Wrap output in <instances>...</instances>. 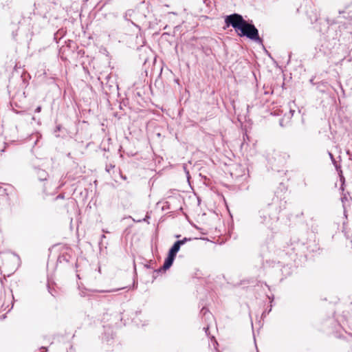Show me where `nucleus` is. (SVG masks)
I'll return each instance as SVG.
<instances>
[{"label": "nucleus", "instance_id": "1", "mask_svg": "<svg viewBox=\"0 0 352 352\" xmlns=\"http://www.w3.org/2000/svg\"><path fill=\"white\" fill-rule=\"evenodd\" d=\"M225 23L228 27L231 25L238 32L239 36H246L258 43H262L258 30L253 24L244 20L241 15L235 13L226 16Z\"/></svg>", "mask_w": 352, "mask_h": 352}, {"label": "nucleus", "instance_id": "2", "mask_svg": "<svg viewBox=\"0 0 352 352\" xmlns=\"http://www.w3.org/2000/svg\"><path fill=\"white\" fill-rule=\"evenodd\" d=\"M182 243L177 241L169 250L167 258L165 259L162 268L166 270L173 265L177 253L179 252Z\"/></svg>", "mask_w": 352, "mask_h": 352}, {"label": "nucleus", "instance_id": "3", "mask_svg": "<svg viewBox=\"0 0 352 352\" xmlns=\"http://www.w3.org/2000/svg\"><path fill=\"white\" fill-rule=\"evenodd\" d=\"M331 162L333 164V165L335 166L336 167V171L338 173V175L340 177V189L341 190H344V176L342 175V170L340 169V166H339L337 164V162L335 160V159L333 158V155L331 154Z\"/></svg>", "mask_w": 352, "mask_h": 352}, {"label": "nucleus", "instance_id": "4", "mask_svg": "<svg viewBox=\"0 0 352 352\" xmlns=\"http://www.w3.org/2000/svg\"><path fill=\"white\" fill-rule=\"evenodd\" d=\"M349 47H346V45L345 43H339L337 50H340L342 52V55L339 57L340 59L343 60L346 54H348V50Z\"/></svg>", "mask_w": 352, "mask_h": 352}, {"label": "nucleus", "instance_id": "5", "mask_svg": "<svg viewBox=\"0 0 352 352\" xmlns=\"http://www.w3.org/2000/svg\"><path fill=\"white\" fill-rule=\"evenodd\" d=\"M259 222L261 223L267 224L269 221V217L267 212L265 211H260L259 212Z\"/></svg>", "mask_w": 352, "mask_h": 352}, {"label": "nucleus", "instance_id": "6", "mask_svg": "<svg viewBox=\"0 0 352 352\" xmlns=\"http://www.w3.org/2000/svg\"><path fill=\"white\" fill-rule=\"evenodd\" d=\"M37 175L40 180H45L47 177V173L42 169H38L37 171Z\"/></svg>", "mask_w": 352, "mask_h": 352}, {"label": "nucleus", "instance_id": "7", "mask_svg": "<svg viewBox=\"0 0 352 352\" xmlns=\"http://www.w3.org/2000/svg\"><path fill=\"white\" fill-rule=\"evenodd\" d=\"M292 104H294V102H291L289 103V115L287 116L288 119H290L295 112V110L292 109Z\"/></svg>", "mask_w": 352, "mask_h": 352}, {"label": "nucleus", "instance_id": "8", "mask_svg": "<svg viewBox=\"0 0 352 352\" xmlns=\"http://www.w3.org/2000/svg\"><path fill=\"white\" fill-rule=\"evenodd\" d=\"M190 240H191V239H190V238H186V237H185V238H184V239H182V240H179L178 241L182 242V245H184V244H185L187 241H190Z\"/></svg>", "mask_w": 352, "mask_h": 352}, {"label": "nucleus", "instance_id": "9", "mask_svg": "<svg viewBox=\"0 0 352 352\" xmlns=\"http://www.w3.org/2000/svg\"><path fill=\"white\" fill-rule=\"evenodd\" d=\"M114 168V166H113V165L110 164L109 166H106V170H107L108 173H109V172H110V170H111V168Z\"/></svg>", "mask_w": 352, "mask_h": 352}, {"label": "nucleus", "instance_id": "10", "mask_svg": "<svg viewBox=\"0 0 352 352\" xmlns=\"http://www.w3.org/2000/svg\"><path fill=\"white\" fill-rule=\"evenodd\" d=\"M41 106H38L36 109H35V112L36 113H39L41 112Z\"/></svg>", "mask_w": 352, "mask_h": 352}, {"label": "nucleus", "instance_id": "11", "mask_svg": "<svg viewBox=\"0 0 352 352\" xmlns=\"http://www.w3.org/2000/svg\"><path fill=\"white\" fill-rule=\"evenodd\" d=\"M346 34L349 40L351 38L352 39V35L350 33L346 32Z\"/></svg>", "mask_w": 352, "mask_h": 352}, {"label": "nucleus", "instance_id": "12", "mask_svg": "<svg viewBox=\"0 0 352 352\" xmlns=\"http://www.w3.org/2000/svg\"><path fill=\"white\" fill-rule=\"evenodd\" d=\"M207 311H207L206 309H202V310H201V313H202L204 315H206V313H207Z\"/></svg>", "mask_w": 352, "mask_h": 352}, {"label": "nucleus", "instance_id": "13", "mask_svg": "<svg viewBox=\"0 0 352 352\" xmlns=\"http://www.w3.org/2000/svg\"><path fill=\"white\" fill-rule=\"evenodd\" d=\"M168 15H170V14H174V15H175V14H176V13H175V12H168Z\"/></svg>", "mask_w": 352, "mask_h": 352}, {"label": "nucleus", "instance_id": "14", "mask_svg": "<svg viewBox=\"0 0 352 352\" xmlns=\"http://www.w3.org/2000/svg\"><path fill=\"white\" fill-rule=\"evenodd\" d=\"M204 330H205L206 333H207L208 330V327H204Z\"/></svg>", "mask_w": 352, "mask_h": 352}, {"label": "nucleus", "instance_id": "15", "mask_svg": "<svg viewBox=\"0 0 352 352\" xmlns=\"http://www.w3.org/2000/svg\"><path fill=\"white\" fill-rule=\"evenodd\" d=\"M41 351H45V352H46V351H47V349H46L45 347H42V348L41 349Z\"/></svg>", "mask_w": 352, "mask_h": 352}, {"label": "nucleus", "instance_id": "16", "mask_svg": "<svg viewBox=\"0 0 352 352\" xmlns=\"http://www.w3.org/2000/svg\"><path fill=\"white\" fill-rule=\"evenodd\" d=\"M270 299L271 300V302H272L274 300V297H272V298L270 297Z\"/></svg>", "mask_w": 352, "mask_h": 352}, {"label": "nucleus", "instance_id": "17", "mask_svg": "<svg viewBox=\"0 0 352 352\" xmlns=\"http://www.w3.org/2000/svg\"><path fill=\"white\" fill-rule=\"evenodd\" d=\"M120 289H116L115 290H112L111 292H116V291H118Z\"/></svg>", "mask_w": 352, "mask_h": 352}, {"label": "nucleus", "instance_id": "18", "mask_svg": "<svg viewBox=\"0 0 352 352\" xmlns=\"http://www.w3.org/2000/svg\"><path fill=\"white\" fill-rule=\"evenodd\" d=\"M103 238H105V236L104 234L102 236V239Z\"/></svg>", "mask_w": 352, "mask_h": 352}, {"label": "nucleus", "instance_id": "19", "mask_svg": "<svg viewBox=\"0 0 352 352\" xmlns=\"http://www.w3.org/2000/svg\"><path fill=\"white\" fill-rule=\"evenodd\" d=\"M280 124L281 126H283L282 121H280Z\"/></svg>", "mask_w": 352, "mask_h": 352}, {"label": "nucleus", "instance_id": "20", "mask_svg": "<svg viewBox=\"0 0 352 352\" xmlns=\"http://www.w3.org/2000/svg\"><path fill=\"white\" fill-rule=\"evenodd\" d=\"M271 310H272V308H270V309H269V311H268V312H267V313H269L270 311H271Z\"/></svg>", "mask_w": 352, "mask_h": 352}, {"label": "nucleus", "instance_id": "21", "mask_svg": "<svg viewBox=\"0 0 352 352\" xmlns=\"http://www.w3.org/2000/svg\"><path fill=\"white\" fill-rule=\"evenodd\" d=\"M352 52V47H351V50H350V53Z\"/></svg>", "mask_w": 352, "mask_h": 352}]
</instances>
